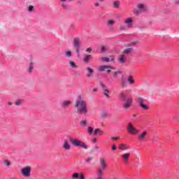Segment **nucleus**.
Returning <instances> with one entry per match:
<instances>
[{
    "label": "nucleus",
    "instance_id": "nucleus-29",
    "mask_svg": "<svg viewBox=\"0 0 179 179\" xmlns=\"http://www.w3.org/2000/svg\"><path fill=\"white\" fill-rule=\"evenodd\" d=\"M120 31H127V27H126V25L121 24L120 26Z\"/></svg>",
    "mask_w": 179,
    "mask_h": 179
},
{
    "label": "nucleus",
    "instance_id": "nucleus-62",
    "mask_svg": "<svg viewBox=\"0 0 179 179\" xmlns=\"http://www.w3.org/2000/svg\"><path fill=\"white\" fill-rule=\"evenodd\" d=\"M69 1H72V0H69Z\"/></svg>",
    "mask_w": 179,
    "mask_h": 179
},
{
    "label": "nucleus",
    "instance_id": "nucleus-45",
    "mask_svg": "<svg viewBox=\"0 0 179 179\" xmlns=\"http://www.w3.org/2000/svg\"><path fill=\"white\" fill-rule=\"evenodd\" d=\"M112 150L113 152H114V150H117V146L115 145V144H113L112 145Z\"/></svg>",
    "mask_w": 179,
    "mask_h": 179
},
{
    "label": "nucleus",
    "instance_id": "nucleus-39",
    "mask_svg": "<svg viewBox=\"0 0 179 179\" xmlns=\"http://www.w3.org/2000/svg\"><path fill=\"white\" fill-rule=\"evenodd\" d=\"M62 7L63 8H64L65 10H68V9H69L68 5H66V4L64 3H62Z\"/></svg>",
    "mask_w": 179,
    "mask_h": 179
},
{
    "label": "nucleus",
    "instance_id": "nucleus-56",
    "mask_svg": "<svg viewBox=\"0 0 179 179\" xmlns=\"http://www.w3.org/2000/svg\"><path fill=\"white\" fill-rule=\"evenodd\" d=\"M60 1L64 3V2H66L68 0H60Z\"/></svg>",
    "mask_w": 179,
    "mask_h": 179
},
{
    "label": "nucleus",
    "instance_id": "nucleus-52",
    "mask_svg": "<svg viewBox=\"0 0 179 179\" xmlns=\"http://www.w3.org/2000/svg\"><path fill=\"white\" fill-rule=\"evenodd\" d=\"M108 27L109 30H114V28L113 27V26L109 25Z\"/></svg>",
    "mask_w": 179,
    "mask_h": 179
},
{
    "label": "nucleus",
    "instance_id": "nucleus-6",
    "mask_svg": "<svg viewBox=\"0 0 179 179\" xmlns=\"http://www.w3.org/2000/svg\"><path fill=\"white\" fill-rule=\"evenodd\" d=\"M127 131L129 134H131L132 135H138L139 134V130H138L135 127H134V124L129 123L127 127Z\"/></svg>",
    "mask_w": 179,
    "mask_h": 179
},
{
    "label": "nucleus",
    "instance_id": "nucleus-35",
    "mask_svg": "<svg viewBox=\"0 0 179 179\" xmlns=\"http://www.w3.org/2000/svg\"><path fill=\"white\" fill-rule=\"evenodd\" d=\"M107 50H108V49L107 48V47H106V46H102V47L101 48V52H107Z\"/></svg>",
    "mask_w": 179,
    "mask_h": 179
},
{
    "label": "nucleus",
    "instance_id": "nucleus-61",
    "mask_svg": "<svg viewBox=\"0 0 179 179\" xmlns=\"http://www.w3.org/2000/svg\"><path fill=\"white\" fill-rule=\"evenodd\" d=\"M134 117H136V115H134Z\"/></svg>",
    "mask_w": 179,
    "mask_h": 179
},
{
    "label": "nucleus",
    "instance_id": "nucleus-20",
    "mask_svg": "<svg viewBox=\"0 0 179 179\" xmlns=\"http://www.w3.org/2000/svg\"><path fill=\"white\" fill-rule=\"evenodd\" d=\"M127 82H129L130 85H134V83H135V80H134V77L132 76H130L127 78Z\"/></svg>",
    "mask_w": 179,
    "mask_h": 179
},
{
    "label": "nucleus",
    "instance_id": "nucleus-48",
    "mask_svg": "<svg viewBox=\"0 0 179 179\" xmlns=\"http://www.w3.org/2000/svg\"><path fill=\"white\" fill-rule=\"evenodd\" d=\"M4 163L6 166H7V167H9V166H10V162L9 161H6Z\"/></svg>",
    "mask_w": 179,
    "mask_h": 179
},
{
    "label": "nucleus",
    "instance_id": "nucleus-23",
    "mask_svg": "<svg viewBox=\"0 0 179 179\" xmlns=\"http://www.w3.org/2000/svg\"><path fill=\"white\" fill-rule=\"evenodd\" d=\"M107 26H113V24H115V21L113 20H110L106 22Z\"/></svg>",
    "mask_w": 179,
    "mask_h": 179
},
{
    "label": "nucleus",
    "instance_id": "nucleus-32",
    "mask_svg": "<svg viewBox=\"0 0 179 179\" xmlns=\"http://www.w3.org/2000/svg\"><path fill=\"white\" fill-rule=\"evenodd\" d=\"M120 1L113 2V8H120Z\"/></svg>",
    "mask_w": 179,
    "mask_h": 179
},
{
    "label": "nucleus",
    "instance_id": "nucleus-59",
    "mask_svg": "<svg viewBox=\"0 0 179 179\" xmlns=\"http://www.w3.org/2000/svg\"><path fill=\"white\" fill-rule=\"evenodd\" d=\"M100 2H104V0H99Z\"/></svg>",
    "mask_w": 179,
    "mask_h": 179
},
{
    "label": "nucleus",
    "instance_id": "nucleus-17",
    "mask_svg": "<svg viewBox=\"0 0 179 179\" xmlns=\"http://www.w3.org/2000/svg\"><path fill=\"white\" fill-rule=\"evenodd\" d=\"M103 130L99 128L95 129L94 131V135L95 136H97V135H103Z\"/></svg>",
    "mask_w": 179,
    "mask_h": 179
},
{
    "label": "nucleus",
    "instance_id": "nucleus-50",
    "mask_svg": "<svg viewBox=\"0 0 179 179\" xmlns=\"http://www.w3.org/2000/svg\"><path fill=\"white\" fill-rule=\"evenodd\" d=\"M92 143H96V142H97V139H96V138H92Z\"/></svg>",
    "mask_w": 179,
    "mask_h": 179
},
{
    "label": "nucleus",
    "instance_id": "nucleus-55",
    "mask_svg": "<svg viewBox=\"0 0 179 179\" xmlns=\"http://www.w3.org/2000/svg\"><path fill=\"white\" fill-rule=\"evenodd\" d=\"M12 104H13L12 102H8V106H12Z\"/></svg>",
    "mask_w": 179,
    "mask_h": 179
},
{
    "label": "nucleus",
    "instance_id": "nucleus-31",
    "mask_svg": "<svg viewBox=\"0 0 179 179\" xmlns=\"http://www.w3.org/2000/svg\"><path fill=\"white\" fill-rule=\"evenodd\" d=\"M94 160V157H88L87 159H85V162L87 163H90V162Z\"/></svg>",
    "mask_w": 179,
    "mask_h": 179
},
{
    "label": "nucleus",
    "instance_id": "nucleus-15",
    "mask_svg": "<svg viewBox=\"0 0 179 179\" xmlns=\"http://www.w3.org/2000/svg\"><path fill=\"white\" fill-rule=\"evenodd\" d=\"M146 135H148V131H144L138 136V141H144L145 138H146Z\"/></svg>",
    "mask_w": 179,
    "mask_h": 179
},
{
    "label": "nucleus",
    "instance_id": "nucleus-49",
    "mask_svg": "<svg viewBox=\"0 0 179 179\" xmlns=\"http://www.w3.org/2000/svg\"><path fill=\"white\" fill-rule=\"evenodd\" d=\"M112 141H118L120 139V137H111Z\"/></svg>",
    "mask_w": 179,
    "mask_h": 179
},
{
    "label": "nucleus",
    "instance_id": "nucleus-60",
    "mask_svg": "<svg viewBox=\"0 0 179 179\" xmlns=\"http://www.w3.org/2000/svg\"><path fill=\"white\" fill-rule=\"evenodd\" d=\"M177 3L179 4V0H176Z\"/></svg>",
    "mask_w": 179,
    "mask_h": 179
},
{
    "label": "nucleus",
    "instance_id": "nucleus-4",
    "mask_svg": "<svg viewBox=\"0 0 179 179\" xmlns=\"http://www.w3.org/2000/svg\"><path fill=\"white\" fill-rule=\"evenodd\" d=\"M71 143L73 146H80V148H83V149H87V145L79 139H71Z\"/></svg>",
    "mask_w": 179,
    "mask_h": 179
},
{
    "label": "nucleus",
    "instance_id": "nucleus-58",
    "mask_svg": "<svg viewBox=\"0 0 179 179\" xmlns=\"http://www.w3.org/2000/svg\"><path fill=\"white\" fill-rule=\"evenodd\" d=\"M76 51L77 53H79V49H76Z\"/></svg>",
    "mask_w": 179,
    "mask_h": 179
},
{
    "label": "nucleus",
    "instance_id": "nucleus-18",
    "mask_svg": "<svg viewBox=\"0 0 179 179\" xmlns=\"http://www.w3.org/2000/svg\"><path fill=\"white\" fill-rule=\"evenodd\" d=\"M119 149H120V150H128V149H129V145L127 144H120L119 145Z\"/></svg>",
    "mask_w": 179,
    "mask_h": 179
},
{
    "label": "nucleus",
    "instance_id": "nucleus-33",
    "mask_svg": "<svg viewBox=\"0 0 179 179\" xmlns=\"http://www.w3.org/2000/svg\"><path fill=\"white\" fill-rule=\"evenodd\" d=\"M118 75H121V71H117L113 73L114 78H118Z\"/></svg>",
    "mask_w": 179,
    "mask_h": 179
},
{
    "label": "nucleus",
    "instance_id": "nucleus-2",
    "mask_svg": "<svg viewBox=\"0 0 179 179\" xmlns=\"http://www.w3.org/2000/svg\"><path fill=\"white\" fill-rule=\"evenodd\" d=\"M74 107L77 109L76 114L79 115H86L87 114V103L81 98H78L76 100Z\"/></svg>",
    "mask_w": 179,
    "mask_h": 179
},
{
    "label": "nucleus",
    "instance_id": "nucleus-36",
    "mask_svg": "<svg viewBox=\"0 0 179 179\" xmlns=\"http://www.w3.org/2000/svg\"><path fill=\"white\" fill-rule=\"evenodd\" d=\"M66 57H67L68 58H71V57H72V52L71 51L66 52Z\"/></svg>",
    "mask_w": 179,
    "mask_h": 179
},
{
    "label": "nucleus",
    "instance_id": "nucleus-47",
    "mask_svg": "<svg viewBox=\"0 0 179 179\" xmlns=\"http://www.w3.org/2000/svg\"><path fill=\"white\" fill-rule=\"evenodd\" d=\"M78 5L80 6L85 5V2H83V0H80L78 1Z\"/></svg>",
    "mask_w": 179,
    "mask_h": 179
},
{
    "label": "nucleus",
    "instance_id": "nucleus-26",
    "mask_svg": "<svg viewBox=\"0 0 179 179\" xmlns=\"http://www.w3.org/2000/svg\"><path fill=\"white\" fill-rule=\"evenodd\" d=\"M15 106H21V104H23V99H17L15 102Z\"/></svg>",
    "mask_w": 179,
    "mask_h": 179
},
{
    "label": "nucleus",
    "instance_id": "nucleus-21",
    "mask_svg": "<svg viewBox=\"0 0 179 179\" xmlns=\"http://www.w3.org/2000/svg\"><path fill=\"white\" fill-rule=\"evenodd\" d=\"M69 65L71 68H73V69H76V68H78V65H76V63L73 61H70Z\"/></svg>",
    "mask_w": 179,
    "mask_h": 179
},
{
    "label": "nucleus",
    "instance_id": "nucleus-51",
    "mask_svg": "<svg viewBox=\"0 0 179 179\" xmlns=\"http://www.w3.org/2000/svg\"><path fill=\"white\" fill-rule=\"evenodd\" d=\"M110 61H111L112 62L114 61L115 58H114V56H110Z\"/></svg>",
    "mask_w": 179,
    "mask_h": 179
},
{
    "label": "nucleus",
    "instance_id": "nucleus-42",
    "mask_svg": "<svg viewBox=\"0 0 179 179\" xmlns=\"http://www.w3.org/2000/svg\"><path fill=\"white\" fill-rule=\"evenodd\" d=\"M101 117H103V118H106V117H108V113H101Z\"/></svg>",
    "mask_w": 179,
    "mask_h": 179
},
{
    "label": "nucleus",
    "instance_id": "nucleus-40",
    "mask_svg": "<svg viewBox=\"0 0 179 179\" xmlns=\"http://www.w3.org/2000/svg\"><path fill=\"white\" fill-rule=\"evenodd\" d=\"M99 149H100V148H99V146H95L92 150V152L94 153V152L99 150Z\"/></svg>",
    "mask_w": 179,
    "mask_h": 179
},
{
    "label": "nucleus",
    "instance_id": "nucleus-27",
    "mask_svg": "<svg viewBox=\"0 0 179 179\" xmlns=\"http://www.w3.org/2000/svg\"><path fill=\"white\" fill-rule=\"evenodd\" d=\"M33 69H34V67H33V63L31 62L29 66V68H28V72L29 73H31V72H33Z\"/></svg>",
    "mask_w": 179,
    "mask_h": 179
},
{
    "label": "nucleus",
    "instance_id": "nucleus-24",
    "mask_svg": "<svg viewBox=\"0 0 179 179\" xmlns=\"http://www.w3.org/2000/svg\"><path fill=\"white\" fill-rule=\"evenodd\" d=\"M132 50L133 49L131 48H127L124 50H123V53L124 54H130V52H132Z\"/></svg>",
    "mask_w": 179,
    "mask_h": 179
},
{
    "label": "nucleus",
    "instance_id": "nucleus-57",
    "mask_svg": "<svg viewBox=\"0 0 179 179\" xmlns=\"http://www.w3.org/2000/svg\"><path fill=\"white\" fill-rule=\"evenodd\" d=\"M93 92H97V88H94L92 90Z\"/></svg>",
    "mask_w": 179,
    "mask_h": 179
},
{
    "label": "nucleus",
    "instance_id": "nucleus-9",
    "mask_svg": "<svg viewBox=\"0 0 179 179\" xmlns=\"http://www.w3.org/2000/svg\"><path fill=\"white\" fill-rule=\"evenodd\" d=\"M31 172V168L27 166L21 170V173L24 177H30V173Z\"/></svg>",
    "mask_w": 179,
    "mask_h": 179
},
{
    "label": "nucleus",
    "instance_id": "nucleus-22",
    "mask_svg": "<svg viewBox=\"0 0 179 179\" xmlns=\"http://www.w3.org/2000/svg\"><path fill=\"white\" fill-rule=\"evenodd\" d=\"M69 104H71V101H64L62 103V107H68L69 106Z\"/></svg>",
    "mask_w": 179,
    "mask_h": 179
},
{
    "label": "nucleus",
    "instance_id": "nucleus-30",
    "mask_svg": "<svg viewBox=\"0 0 179 179\" xmlns=\"http://www.w3.org/2000/svg\"><path fill=\"white\" fill-rule=\"evenodd\" d=\"M140 107H141V108H143V110H149V106L145 103H143L141 105H140Z\"/></svg>",
    "mask_w": 179,
    "mask_h": 179
},
{
    "label": "nucleus",
    "instance_id": "nucleus-13",
    "mask_svg": "<svg viewBox=\"0 0 179 179\" xmlns=\"http://www.w3.org/2000/svg\"><path fill=\"white\" fill-rule=\"evenodd\" d=\"M118 61L121 65H124L127 62V57L124 55H121L118 59Z\"/></svg>",
    "mask_w": 179,
    "mask_h": 179
},
{
    "label": "nucleus",
    "instance_id": "nucleus-44",
    "mask_svg": "<svg viewBox=\"0 0 179 179\" xmlns=\"http://www.w3.org/2000/svg\"><path fill=\"white\" fill-rule=\"evenodd\" d=\"M34 8V7L33 6H29L28 7L29 12H32Z\"/></svg>",
    "mask_w": 179,
    "mask_h": 179
},
{
    "label": "nucleus",
    "instance_id": "nucleus-38",
    "mask_svg": "<svg viewBox=\"0 0 179 179\" xmlns=\"http://www.w3.org/2000/svg\"><path fill=\"white\" fill-rule=\"evenodd\" d=\"M101 59V61H104L105 62H110V58L108 57H102Z\"/></svg>",
    "mask_w": 179,
    "mask_h": 179
},
{
    "label": "nucleus",
    "instance_id": "nucleus-16",
    "mask_svg": "<svg viewBox=\"0 0 179 179\" xmlns=\"http://www.w3.org/2000/svg\"><path fill=\"white\" fill-rule=\"evenodd\" d=\"M121 86L122 87H128V81L125 78H122L121 80Z\"/></svg>",
    "mask_w": 179,
    "mask_h": 179
},
{
    "label": "nucleus",
    "instance_id": "nucleus-3",
    "mask_svg": "<svg viewBox=\"0 0 179 179\" xmlns=\"http://www.w3.org/2000/svg\"><path fill=\"white\" fill-rule=\"evenodd\" d=\"M99 164L101 168H98L96 170L97 179H104V172L103 170H106V169H107L106 158L101 157L99 159Z\"/></svg>",
    "mask_w": 179,
    "mask_h": 179
},
{
    "label": "nucleus",
    "instance_id": "nucleus-54",
    "mask_svg": "<svg viewBox=\"0 0 179 179\" xmlns=\"http://www.w3.org/2000/svg\"><path fill=\"white\" fill-rule=\"evenodd\" d=\"M94 6H100V4H99V3H96L95 4H94Z\"/></svg>",
    "mask_w": 179,
    "mask_h": 179
},
{
    "label": "nucleus",
    "instance_id": "nucleus-5",
    "mask_svg": "<svg viewBox=\"0 0 179 179\" xmlns=\"http://www.w3.org/2000/svg\"><path fill=\"white\" fill-rule=\"evenodd\" d=\"M143 12H146V6L145 4H138L137 5V8L134 10V15H139Z\"/></svg>",
    "mask_w": 179,
    "mask_h": 179
},
{
    "label": "nucleus",
    "instance_id": "nucleus-46",
    "mask_svg": "<svg viewBox=\"0 0 179 179\" xmlns=\"http://www.w3.org/2000/svg\"><path fill=\"white\" fill-rule=\"evenodd\" d=\"M93 51V49L92 48H88L86 49V52H92Z\"/></svg>",
    "mask_w": 179,
    "mask_h": 179
},
{
    "label": "nucleus",
    "instance_id": "nucleus-10",
    "mask_svg": "<svg viewBox=\"0 0 179 179\" xmlns=\"http://www.w3.org/2000/svg\"><path fill=\"white\" fill-rule=\"evenodd\" d=\"M124 23L127 29H131L134 26V20L131 17L126 18L124 20Z\"/></svg>",
    "mask_w": 179,
    "mask_h": 179
},
{
    "label": "nucleus",
    "instance_id": "nucleus-41",
    "mask_svg": "<svg viewBox=\"0 0 179 179\" xmlns=\"http://www.w3.org/2000/svg\"><path fill=\"white\" fill-rule=\"evenodd\" d=\"M79 174L80 173H73L72 176V178H79Z\"/></svg>",
    "mask_w": 179,
    "mask_h": 179
},
{
    "label": "nucleus",
    "instance_id": "nucleus-43",
    "mask_svg": "<svg viewBox=\"0 0 179 179\" xmlns=\"http://www.w3.org/2000/svg\"><path fill=\"white\" fill-rule=\"evenodd\" d=\"M78 179H85V175H83V173H80L79 174Z\"/></svg>",
    "mask_w": 179,
    "mask_h": 179
},
{
    "label": "nucleus",
    "instance_id": "nucleus-25",
    "mask_svg": "<svg viewBox=\"0 0 179 179\" xmlns=\"http://www.w3.org/2000/svg\"><path fill=\"white\" fill-rule=\"evenodd\" d=\"M138 103L139 106H141L142 104L145 103V99H143V98H142V97H139L138 100Z\"/></svg>",
    "mask_w": 179,
    "mask_h": 179
},
{
    "label": "nucleus",
    "instance_id": "nucleus-7",
    "mask_svg": "<svg viewBox=\"0 0 179 179\" xmlns=\"http://www.w3.org/2000/svg\"><path fill=\"white\" fill-rule=\"evenodd\" d=\"M98 71H99V72H104V71H106L107 73H110L111 71H114V67L107 65H103L99 67Z\"/></svg>",
    "mask_w": 179,
    "mask_h": 179
},
{
    "label": "nucleus",
    "instance_id": "nucleus-11",
    "mask_svg": "<svg viewBox=\"0 0 179 179\" xmlns=\"http://www.w3.org/2000/svg\"><path fill=\"white\" fill-rule=\"evenodd\" d=\"M121 157L124 163H128L129 157H131V153H126L121 155Z\"/></svg>",
    "mask_w": 179,
    "mask_h": 179
},
{
    "label": "nucleus",
    "instance_id": "nucleus-37",
    "mask_svg": "<svg viewBox=\"0 0 179 179\" xmlns=\"http://www.w3.org/2000/svg\"><path fill=\"white\" fill-rule=\"evenodd\" d=\"M87 131L89 132V135H92L93 134V127H88Z\"/></svg>",
    "mask_w": 179,
    "mask_h": 179
},
{
    "label": "nucleus",
    "instance_id": "nucleus-19",
    "mask_svg": "<svg viewBox=\"0 0 179 179\" xmlns=\"http://www.w3.org/2000/svg\"><path fill=\"white\" fill-rule=\"evenodd\" d=\"M92 58V55H86L83 57V61L85 64H89V61H90V59Z\"/></svg>",
    "mask_w": 179,
    "mask_h": 179
},
{
    "label": "nucleus",
    "instance_id": "nucleus-14",
    "mask_svg": "<svg viewBox=\"0 0 179 179\" xmlns=\"http://www.w3.org/2000/svg\"><path fill=\"white\" fill-rule=\"evenodd\" d=\"M73 45L76 48H79L80 47V40H79V38H75L73 40Z\"/></svg>",
    "mask_w": 179,
    "mask_h": 179
},
{
    "label": "nucleus",
    "instance_id": "nucleus-1",
    "mask_svg": "<svg viewBox=\"0 0 179 179\" xmlns=\"http://www.w3.org/2000/svg\"><path fill=\"white\" fill-rule=\"evenodd\" d=\"M117 97L120 101H124L122 105L124 110H129V108H131V106H132V103H134V98L128 96V93L127 92H121L118 94Z\"/></svg>",
    "mask_w": 179,
    "mask_h": 179
},
{
    "label": "nucleus",
    "instance_id": "nucleus-12",
    "mask_svg": "<svg viewBox=\"0 0 179 179\" xmlns=\"http://www.w3.org/2000/svg\"><path fill=\"white\" fill-rule=\"evenodd\" d=\"M63 149L64 150H71V145L68 142V140L65 139L63 143Z\"/></svg>",
    "mask_w": 179,
    "mask_h": 179
},
{
    "label": "nucleus",
    "instance_id": "nucleus-8",
    "mask_svg": "<svg viewBox=\"0 0 179 179\" xmlns=\"http://www.w3.org/2000/svg\"><path fill=\"white\" fill-rule=\"evenodd\" d=\"M102 92L107 99H110V90L107 88V86L104 83H101Z\"/></svg>",
    "mask_w": 179,
    "mask_h": 179
},
{
    "label": "nucleus",
    "instance_id": "nucleus-28",
    "mask_svg": "<svg viewBox=\"0 0 179 179\" xmlns=\"http://www.w3.org/2000/svg\"><path fill=\"white\" fill-rule=\"evenodd\" d=\"M87 71L89 73L87 74V77L90 78V76H92V74H93V69H92L91 68H87Z\"/></svg>",
    "mask_w": 179,
    "mask_h": 179
},
{
    "label": "nucleus",
    "instance_id": "nucleus-34",
    "mask_svg": "<svg viewBox=\"0 0 179 179\" xmlns=\"http://www.w3.org/2000/svg\"><path fill=\"white\" fill-rule=\"evenodd\" d=\"M80 124L83 127H86L87 125V122L85 120H82Z\"/></svg>",
    "mask_w": 179,
    "mask_h": 179
},
{
    "label": "nucleus",
    "instance_id": "nucleus-53",
    "mask_svg": "<svg viewBox=\"0 0 179 179\" xmlns=\"http://www.w3.org/2000/svg\"><path fill=\"white\" fill-rule=\"evenodd\" d=\"M133 45H136L138 44V41L132 42Z\"/></svg>",
    "mask_w": 179,
    "mask_h": 179
}]
</instances>
